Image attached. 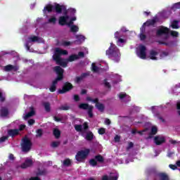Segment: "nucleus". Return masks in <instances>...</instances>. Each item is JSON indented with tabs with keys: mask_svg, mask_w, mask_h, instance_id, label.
<instances>
[{
	"mask_svg": "<svg viewBox=\"0 0 180 180\" xmlns=\"http://www.w3.org/2000/svg\"><path fill=\"white\" fill-rule=\"evenodd\" d=\"M105 54L110 60H112L115 63H119L120 61V51L113 43H110V46L105 51Z\"/></svg>",
	"mask_w": 180,
	"mask_h": 180,
	"instance_id": "obj_1",
	"label": "nucleus"
},
{
	"mask_svg": "<svg viewBox=\"0 0 180 180\" xmlns=\"http://www.w3.org/2000/svg\"><path fill=\"white\" fill-rule=\"evenodd\" d=\"M90 153H91V150L88 148L79 150L75 155V160L78 162H85V160L88 158V155H89Z\"/></svg>",
	"mask_w": 180,
	"mask_h": 180,
	"instance_id": "obj_2",
	"label": "nucleus"
},
{
	"mask_svg": "<svg viewBox=\"0 0 180 180\" xmlns=\"http://www.w3.org/2000/svg\"><path fill=\"white\" fill-rule=\"evenodd\" d=\"M32 146H33V143L27 136H25L21 139V148L23 153H29L32 150Z\"/></svg>",
	"mask_w": 180,
	"mask_h": 180,
	"instance_id": "obj_3",
	"label": "nucleus"
},
{
	"mask_svg": "<svg viewBox=\"0 0 180 180\" xmlns=\"http://www.w3.org/2000/svg\"><path fill=\"white\" fill-rule=\"evenodd\" d=\"M157 37H161V36H165V40L169 38V28L164 27L162 25L160 26L156 31Z\"/></svg>",
	"mask_w": 180,
	"mask_h": 180,
	"instance_id": "obj_4",
	"label": "nucleus"
},
{
	"mask_svg": "<svg viewBox=\"0 0 180 180\" xmlns=\"http://www.w3.org/2000/svg\"><path fill=\"white\" fill-rule=\"evenodd\" d=\"M98 162L100 164H103V162H105V158H103V156L101 155H97L94 157V158L91 159L89 161V164L91 167H96V165H98Z\"/></svg>",
	"mask_w": 180,
	"mask_h": 180,
	"instance_id": "obj_5",
	"label": "nucleus"
},
{
	"mask_svg": "<svg viewBox=\"0 0 180 180\" xmlns=\"http://www.w3.org/2000/svg\"><path fill=\"white\" fill-rule=\"evenodd\" d=\"M74 89V86L70 82H66L63 84L62 89H59V94H67V92H70L71 89Z\"/></svg>",
	"mask_w": 180,
	"mask_h": 180,
	"instance_id": "obj_6",
	"label": "nucleus"
},
{
	"mask_svg": "<svg viewBox=\"0 0 180 180\" xmlns=\"http://www.w3.org/2000/svg\"><path fill=\"white\" fill-rule=\"evenodd\" d=\"M53 58L58 65H60V67H63V68H65L68 64V60H66L67 59L61 58V57L58 56H53Z\"/></svg>",
	"mask_w": 180,
	"mask_h": 180,
	"instance_id": "obj_7",
	"label": "nucleus"
},
{
	"mask_svg": "<svg viewBox=\"0 0 180 180\" xmlns=\"http://www.w3.org/2000/svg\"><path fill=\"white\" fill-rule=\"evenodd\" d=\"M53 71L58 75V79H63L64 78V69L60 66H55L53 68Z\"/></svg>",
	"mask_w": 180,
	"mask_h": 180,
	"instance_id": "obj_8",
	"label": "nucleus"
},
{
	"mask_svg": "<svg viewBox=\"0 0 180 180\" xmlns=\"http://www.w3.org/2000/svg\"><path fill=\"white\" fill-rule=\"evenodd\" d=\"M147 48L144 45H141L139 47V52H138V56L142 59V60H146L147 58Z\"/></svg>",
	"mask_w": 180,
	"mask_h": 180,
	"instance_id": "obj_9",
	"label": "nucleus"
},
{
	"mask_svg": "<svg viewBox=\"0 0 180 180\" xmlns=\"http://www.w3.org/2000/svg\"><path fill=\"white\" fill-rule=\"evenodd\" d=\"M53 11L56 13H63V11H65V6L55 3L53 6Z\"/></svg>",
	"mask_w": 180,
	"mask_h": 180,
	"instance_id": "obj_10",
	"label": "nucleus"
},
{
	"mask_svg": "<svg viewBox=\"0 0 180 180\" xmlns=\"http://www.w3.org/2000/svg\"><path fill=\"white\" fill-rule=\"evenodd\" d=\"M82 137H84L87 141L94 140V133L91 131H88L82 134Z\"/></svg>",
	"mask_w": 180,
	"mask_h": 180,
	"instance_id": "obj_11",
	"label": "nucleus"
},
{
	"mask_svg": "<svg viewBox=\"0 0 180 180\" xmlns=\"http://www.w3.org/2000/svg\"><path fill=\"white\" fill-rule=\"evenodd\" d=\"M7 136L14 139L16 136H19V130L18 129H10L7 131Z\"/></svg>",
	"mask_w": 180,
	"mask_h": 180,
	"instance_id": "obj_12",
	"label": "nucleus"
},
{
	"mask_svg": "<svg viewBox=\"0 0 180 180\" xmlns=\"http://www.w3.org/2000/svg\"><path fill=\"white\" fill-rule=\"evenodd\" d=\"M32 41L33 43L36 42V41H39V37H30V41H27L25 44V47L27 49V51H29V50H30V42Z\"/></svg>",
	"mask_w": 180,
	"mask_h": 180,
	"instance_id": "obj_13",
	"label": "nucleus"
},
{
	"mask_svg": "<svg viewBox=\"0 0 180 180\" xmlns=\"http://www.w3.org/2000/svg\"><path fill=\"white\" fill-rule=\"evenodd\" d=\"M154 143L156 146H161V144H164L165 143V137L162 136H156L154 138Z\"/></svg>",
	"mask_w": 180,
	"mask_h": 180,
	"instance_id": "obj_14",
	"label": "nucleus"
},
{
	"mask_svg": "<svg viewBox=\"0 0 180 180\" xmlns=\"http://www.w3.org/2000/svg\"><path fill=\"white\" fill-rule=\"evenodd\" d=\"M70 19V15H62L59 17L58 23L60 26H65L67 22Z\"/></svg>",
	"mask_w": 180,
	"mask_h": 180,
	"instance_id": "obj_15",
	"label": "nucleus"
},
{
	"mask_svg": "<svg viewBox=\"0 0 180 180\" xmlns=\"http://www.w3.org/2000/svg\"><path fill=\"white\" fill-rule=\"evenodd\" d=\"M4 70L7 72H9L11 71H14L15 72H16V71L19 70V66L13 65H7L4 67Z\"/></svg>",
	"mask_w": 180,
	"mask_h": 180,
	"instance_id": "obj_16",
	"label": "nucleus"
},
{
	"mask_svg": "<svg viewBox=\"0 0 180 180\" xmlns=\"http://www.w3.org/2000/svg\"><path fill=\"white\" fill-rule=\"evenodd\" d=\"M68 54V51L67 50H63L60 48H57L55 51V53L53 56H58V57H61V56H67Z\"/></svg>",
	"mask_w": 180,
	"mask_h": 180,
	"instance_id": "obj_17",
	"label": "nucleus"
},
{
	"mask_svg": "<svg viewBox=\"0 0 180 180\" xmlns=\"http://www.w3.org/2000/svg\"><path fill=\"white\" fill-rule=\"evenodd\" d=\"M32 165H33V160L31 159H27L25 162L21 165V168L25 169L32 167Z\"/></svg>",
	"mask_w": 180,
	"mask_h": 180,
	"instance_id": "obj_18",
	"label": "nucleus"
},
{
	"mask_svg": "<svg viewBox=\"0 0 180 180\" xmlns=\"http://www.w3.org/2000/svg\"><path fill=\"white\" fill-rule=\"evenodd\" d=\"M119 179V174H113L110 173V175L108 176L107 175L103 176L102 180H117Z\"/></svg>",
	"mask_w": 180,
	"mask_h": 180,
	"instance_id": "obj_19",
	"label": "nucleus"
},
{
	"mask_svg": "<svg viewBox=\"0 0 180 180\" xmlns=\"http://www.w3.org/2000/svg\"><path fill=\"white\" fill-rule=\"evenodd\" d=\"M86 77H89V72H84L82 73V75L79 77H76L75 82L77 84H79V82H81V81H82L84 78H86Z\"/></svg>",
	"mask_w": 180,
	"mask_h": 180,
	"instance_id": "obj_20",
	"label": "nucleus"
},
{
	"mask_svg": "<svg viewBox=\"0 0 180 180\" xmlns=\"http://www.w3.org/2000/svg\"><path fill=\"white\" fill-rule=\"evenodd\" d=\"M30 111L24 116L25 120H27L29 117H32V116H34V115H36V111H34V108L30 107Z\"/></svg>",
	"mask_w": 180,
	"mask_h": 180,
	"instance_id": "obj_21",
	"label": "nucleus"
},
{
	"mask_svg": "<svg viewBox=\"0 0 180 180\" xmlns=\"http://www.w3.org/2000/svg\"><path fill=\"white\" fill-rule=\"evenodd\" d=\"M0 114L1 117H6V116L9 115V110L8 109V108L1 107L0 110Z\"/></svg>",
	"mask_w": 180,
	"mask_h": 180,
	"instance_id": "obj_22",
	"label": "nucleus"
},
{
	"mask_svg": "<svg viewBox=\"0 0 180 180\" xmlns=\"http://www.w3.org/2000/svg\"><path fill=\"white\" fill-rule=\"evenodd\" d=\"M158 22V18H154L152 20H148L143 25H146V26H154Z\"/></svg>",
	"mask_w": 180,
	"mask_h": 180,
	"instance_id": "obj_23",
	"label": "nucleus"
},
{
	"mask_svg": "<svg viewBox=\"0 0 180 180\" xmlns=\"http://www.w3.org/2000/svg\"><path fill=\"white\" fill-rule=\"evenodd\" d=\"M157 133H158V128L155 126L152 127L150 133H149L148 139H153V136H155Z\"/></svg>",
	"mask_w": 180,
	"mask_h": 180,
	"instance_id": "obj_24",
	"label": "nucleus"
},
{
	"mask_svg": "<svg viewBox=\"0 0 180 180\" xmlns=\"http://www.w3.org/2000/svg\"><path fill=\"white\" fill-rule=\"evenodd\" d=\"M44 13L48 12L49 13H51L53 11H54V6L51 4H47L44 8Z\"/></svg>",
	"mask_w": 180,
	"mask_h": 180,
	"instance_id": "obj_25",
	"label": "nucleus"
},
{
	"mask_svg": "<svg viewBox=\"0 0 180 180\" xmlns=\"http://www.w3.org/2000/svg\"><path fill=\"white\" fill-rule=\"evenodd\" d=\"M158 43H159L160 44H164V46H166L167 47H172V46H174L173 41H158Z\"/></svg>",
	"mask_w": 180,
	"mask_h": 180,
	"instance_id": "obj_26",
	"label": "nucleus"
},
{
	"mask_svg": "<svg viewBox=\"0 0 180 180\" xmlns=\"http://www.w3.org/2000/svg\"><path fill=\"white\" fill-rule=\"evenodd\" d=\"M156 56H158V53L157 52V51H154V50L150 51L149 57L150 60H158Z\"/></svg>",
	"mask_w": 180,
	"mask_h": 180,
	"instance_id": "obj_27",
	"label": "nucleus"
},
{
	"mask_svg": "<svg viewBox=\"0 0 180 180\" xmlns=\"http://www.w3.org/2000/svg\"><path fill=\"white\" fill-rule=\"evenodd\" d=\"M79 57H78V55L72 54L68 57V58L66 59V61H69V63H72V61H75V60H78Z\"/></svg>",
	"mask_w": 180,
	"mask_h": 180,
	"instance_id": "obj_28",
	"label": "nucleus"
},
{
	"mask_svg": "<svg viewBox=\"0 0 180 180\" xmlns=\"http://www.w3.org/2000/svg\"><path fill=\"white\" fill-rule=\"evenodd\" d=\"M46 174H47V169H40V168L37 169V176H41Z\"/></svg>",
	"mask_w": 180,
	"mask_h": 180,
	"instance_id": "obj_29",
	"label": "nucleus"
},
{
	"mask_svg": "<svg viewBox=\"0 0 180 180\" xmlns=\"http://www.w3.org/2000/svg\"><path fill=\"white\" fill-rule=\"evenodd\" d=\"M92 105H89L88 103H80L79 105V109H82L83 110H89V109Z\"/></svg>",
	"mask_w": 180,
	"mask_h": 180,
	"instance_id": "obj_30",
	"label": "nucleus"
},
{
	"mask_svg": "<svg viewBox=\"0 0 180 180\" xmlns=\"http://www.w3.org/2000/svg\"><path fill=\"white\" fill-rule=\"evenodd\" d=\"M96 108L99 110V112H104L105 111V105L102 103H98L96 104Z\"/></svg>",
	"mask_w": 180,
	"mask_h": 180,
	"instance_id": "obj_31",
	"label": "nucleus"
},
{
	"mask_svg": "<svg viewBox=\"0 0 180 180\" xmlns=\"http://www.w3.org/2000/svg\"><path fill=\"white\" fill-rule=\"evenodd\" d=\"M43 106L44 107L46 112H50L51 110V107L50 105V103L44 102V103H43Z\"/></svg>",
	"mask_w": 180,
	"mask_h": 180,
	"instance_id": "obj_32",
	"label": "nucleus"
},
{
	"mask_svg": "<svg viewBox=\"0 0 180 180\" xmlns=\"http://www.w3.org/2000/svg\"><path fill=\"white\" fill-rule=\"evenodd\" d=\"M158 176L160 180H169V178L168 177V175L165 173H159Z\"/></svg>",
	"mask_w": 180,
	"mask_h": 180,
	"instance_id": "obj_33",
	"label": "nucleus"
},
{
	"mask_svg": "<svg viewBox=\"0 0 180 180\" xmlns=\"http://www.w3.org/2000/svg\"><path fill=\"white\" fill-rule=\"evenodd\" d=\"M86 99L89 102H93V103H96V105H98V103H99V98H98L92 99V98H91L90 96H88V97H86Z\"/></svg>",
	"mask_w": 180,
	"mask_h": 180,
	"instance_id": "obj_34",
	"label": "nucleus"
},
{
	"mask_svg": "<svg viewBox=\"0 0 180 180\" xmlns=\"http://www.w3.org/2000/svg\"><path fill=\"white\" fill-rule=\"evenodd\" d=\"M53 136L56 137V139H60L61 136V131H60L58 129H54Z\"/></svg>",
	"mask_w": 180,
	"mask_h": 180,
	"instance_id": "obj_35",
	"label": "nucleus"
},
{
	"mask_svg": "<svg viewBox=\"0 0 180 180\" xmlns=\"http://www.w3.org/2000/svg\"><path fill=\"white\" fill-rule=\"evenodd\" d=\"M176 165H169V167L171 169H173L174 171H175V169H178V167H180V160H178L176 163Z\"/></svg>",
	"mask_w": 180,
	"mask_h": 180,
	"instance_id": "obj_36",
	"label": "nucleus"
},
{
	"mask_svg": "<svg viewBox=\"0 0 180 180\" xmlns=\"http://www.w3.org/2000/svg\"><path fill=\"white\" fill-rule=\"evenodd\" d=\"M79 30V27H78V26L75 25H72V26H70V32H72V33H77V32H78Z\"/></svg>",
	"mask_w": 180,
	"mask_h": 180,
	"instance_id": "obj_37",
	"label": "nucleus"
},
{
	"mask_svg": "<svg viewBox=\"0 0 180 180\" xmlns=\"http://www.w3.org/2000/svg\"><path fill=\"white\" fill-rule=\"evenodd\" d=\"M75 130L76 131H78L79 133H81L82 134V124H75Z\"/></svg>",
	"mask_w": 180,
	"mask_h": 180,
	"instance_id": "obj_38",
	"label": "nucleus"
},
{
	"mask_svg": "<svg viewBox=\"0 0 180 180\" xmlns=\"http://www.w3.org/2000/svg\"><path fill=\"white\" fill-rule=\"evenodd\" d=\"M88 129H89V125L88 124V122L83 123L82 133H86V131H88Z\"/></svg>",
	"mask_w": 180,
	"mask_h": 180,
	"instance_id": "obj_39",
	"label": "nucleus"
},
{
	"mask_svg": "<svg viewBox=\"0 0 180 180\" xmlns=\"http://www.w3.org/2000/svg\"><path fill=\"white\" fill-rule=\"evenodd\" d=\"M91 71L93 72H99V68L98 66H96V65H95V63L91 64Z\"/></svg>",
	"mask_w": 180,
	"mask_h": 180,
	"instance_id": "obj_40",
	"label": "nucleus"
},
{
	"mask_svg": "<svg viewBox=\"0 0 180 180\" xmlns=\"http://www.w3.org/2000/svg\"><path fill=\"white\" fill-rule=\"evenodd\" d=\"M70 108H71V107H70V105H61L60 107H59L58 110H70Z\"/></svg>",
	"mask_w": 180,
	"mask_h": 180,
	"instance_id": "obj_41",
	"label": "nucleus"
},
{
	"mask_svg": "<svg viewBox=\"0 0 180 180\" xmlns=\"http://www.w3.org/2000/svg\"><path fill=\"white\" fill-rule=\"evenodd\" d=\"M169 36H172V37H178L179 33L176 31H171V30H169Z\"/></svg>",
	"mask_w": 180,
	"mask_h": 180,
	"instance_id": "obj_42",
	"label": "nucleus"
},
{
	"mask_svg": "<svg viewBox=\"0 0 180 180\" xmlns=\"http://www.w3.org/2000/svg\"><path fill=\"white\" fill-rule=\"evenodd\" d=\"M63 165L64 167H70V165H71V160L67 158L65 160H63Z\"/></svg>",
	"mask_w": 180,
	"mask_h": 180,
	"instance_id": "obj_43",
	"label": "nucleus"
},
{
	"mask_svg": "<svg viewBox=\"0 0 180 180\" xmlns=\"http://www.w3.org/2000/svg\"><path fill=\"white\" fill-rule=\"evenodd\" d=\"M171 27L172 29H178L179 27V25H178V21L177 20H174L172 22V25H171Z\"/></svg>",
	"mask_w": 180,
	"mask_h": 180,
	"instance_id": "obj_44",
	"label": "nucleus"
},
{
	"mask_svg": "<svg viewBox=\"0 0 180 180\" xmlns=\"http://www.w3.org/2000/svg\"><path fill=\"white\" fill-rule=\"evenodd\" d=\"M92 110H94V106H90V108L88 109V115L89 117L90 118L94 117V113L92 112Z\"/></svg>",
	"mask_w": 180,
	"mask_h": 180,
	"instance_id": "obj_45",
	"label": "nucleus"
},
{
	"mask_svg": "<svg viewBox=\"0 0 180 180\" xmlns=\"http://www.w3.org/2000/svg\"><path fill=\"white\" fill-rule=\"evenodd\" d=\"M176 9H180V1L178 3L174 4L172 6V11H176Z\"/></svg>",
	"mask_w": 180,
	"mask_h": 180,
	"instance_id": "obj_46",
	"label": "nucleus"
},
{
	"mask_svg": "<svg viewBox=\"0 0 180 180\" xmlns=\"http://www.w3.org/2000/svg\"><path fill=\"white\" fill-rule=\"evenodd\" d=\"M68 11L70 16H75V13H77V10L75 8H69Z\"/></svg>",
	"mask_w": 180,
	"mask_h": 180,
	"instance_id": "obj_47",
	"label": "nucleus"
},
{
	"mask_svg": "<svg viewBox=\"0 0 180 180\" xmlns=\"http://www.w3.org/2000/svg\"><path fill=\"white\" fill-rule=\"evenodd\" d=\"M48 21L49 23H53V25H56V22H57V18L54 16H52L49 19Z\"/></svg>",
	"mask_w": 180,
	"mask_h": 180,
	"instance_id": "obj_48",
	"label": "nucleus"
},
{
	"mask_svg": "<svg viewBox=\"0 0 180 180\" xmlns=\"http://www.w3.org/2000/svg\"><path fill=\"white\" fill-rule=\"evenodd\" d=\"M60 146V142L58 141H53L51 143V146L52 148H57Z\"/></svg>",
	"mask_w": 180,
	"mask_h": 180,
	"instance_id": "obj_49",
	"label": "nucleus"
},
{
	"mask_svg": "<svg viewBox=\"0 0 180 180\" xmlns=\"http://www.w3.org/2000/svg\"><path fill=\"white\" fill-rule=\"evenodd\" d=\"M43 136V129H39L37 130L36 137H41Z\"/></svg>",
	"mask_w": 180,
	"mask_h": 180,
	"instance_id": "obj_50",
	"label": "nucleus"
},
{
	"mask_svg": "<svg viewBox=\"0 0 180 180\" xmlns=\"http://www.w3.org/2000/svg\"><path fill=\"white\" fill-rule=\"evenodd\" d=\"M6 101V97L0 91V102L4 103Z\"/></svg>",
	"mask_w": 180,
	"mask_h": 180,
	"instance_id": "obj_51",
	"label": "nucleus"
},
{
	"mask_svg": "<svg viewBox=\"0 0 180 180\" xmlns=\"http://www.w3.org/2000/svg\"><path fill=\"white\" fill-rule=\"evenodd\" d=\"M9 139L8 135L7 136H3L0 138V143H5L6 140Z\"/></svg>",
	"mask_w": 180,
	"mask_h": 180,
	"instance_id": "obj_52",
	"label": "nucleus"
},
{
	"mask_svg": "<svg viewBox=\"0 0 180 180\" xmlns=\"http://www.w3.org/2000/svg\"><path fill=\"white\" fill-rule=\"evenodd\" d=\"M62 46H64L65 47H68V46H71V41H63Z\"/></svg>",
	"mask_w": 180,
	"mask_h": 180,
	"instance_id": "obj_53",
	"label": "nucleus"
},
{
	"mask_svg": "<svg viewBox=\"0 0 180 180\" xmlns=\"http://www.w3.org/2000/svg\"><path fill=\"white\" fill-rule=\"evenodd\" d=\"M98 131V134L103 135L105 134V133H106V129L105 128H100Z\"/></svg>",
	"mask_w": 180,
	"mask_h": 180,
	"instance_id": "obj_54",
	"label": "nucleus"
},
{
	"mask_svg": "<svg viewBox=\"0 0 180 180\" xmlns=\"http://www.w3.org/2000/svg\"><path fill=\"white\" fill-rule=\"evenodd\" d=\"M156 117H158V119H159V120H161L162 123H165V120L160 115V113H157Z\"/></svg>",
	"mask_w": 180,
	"mask_h": 180,
	"instance_id": "obj_55",
	"label": "nucleus"
},
{
	"mask_svg": "<svg viewBox=\"0 0 180 180\" xmlns=\"http://www.w3.org/2000/svg\"><path fill=\"white\" fill-rule=\"evenodd\" d=\"M56 89H57V87L54 84H51V87L49 88V91L51 92H56Z\"/></svg>",
	"mask_w": 180,
	"mask_h": 180,
	"instance_id": "obj_56",
	"label": "nucleus"
},
{
	"mask_svg": "<svg viewBox=\"0 0 180 180\" xmlns=\"http://www.w3.org/2000/svg\"><path fill=\"white\" fill-rule=\"evenodd\" d=\"M140 39H141V40H146V39H147V36H146V34H143V30H141V33L140 34Z\"/></svg>",
	"mask_w": 180,
	"mask_h": 180,
	"instance_id": "obj_57",
	"label": "nucleus"
},
{
	"mask_svg": "<svg viewBox=\"0 0 180 180\" xmlns=\"http://www.w3.org/2000/svg\"><path fill=\"white\" fill-rule=\"evenodd\" d=\"M104 85L106 88H108L109 89H110L111 88L110 83H109L106 79L104 80Z\"/></svg>",
	"mask_w": 180,
	"mask_h": 180,
	"instance_id": "obj_58",
	"label": "nucleus"
},
{
	"mask_svg": "<svg viewBox=\"0 0 180 180\" xmlns=\"http://www.w3.org/2000/svg\"><path fill=\"white\" fill-rule=\"evenodd\" d=\"M63 79H58V77H57L56 79L55 80L53 81L52 82V85H56L57 84H58V81H62Z\"/></svg>",
	"mask_w": 180,
	"mask_h": 180,
	"instance_id": "obj_59",
	"label": "nucleus"
},
{
	"mask_svg": "<svg viewBox=\"0 0 180 180\" xmlns=\"http://www.w3.org/2000/svg\"><path fill=\"white\" fill-rule=\"evenodd\" d=\"M25 128H26V125L20 124L19 126V129L18 130V131H22V130H25Z\"/></svg>",
	"mask_w": 180,
	"mask_h": 180,
	"instance_id": "obj_60",
	"label": "nucleus"
},
{
	"mask_svg": "<svg viewBox=\"0 0 180 180\" xmlns=\"http://www.w3.org/2000/svg\"><path fill=\"white\" fill-rule=\"evenodd\" d=\"M176 109L178 110L177 113H178L179 116H180V101L177 102Z\"/></svg>",
	"mask_w": 180,
	"mask_h": 180,
	"instance_id": "obj_61",
	"label": "nucleus"
},
{
	"mask_svg": "<svg viewBox=\"0 0 180 180\" xmlns=\"http://www.w3.org/2000/svg\"><path fill=\"white\" fill-rule=\"evenodd\" d=\"M174 154H175L174 152H172L171 150H168L167 157H169V158H171L174 155Z\"/></svg>",
	"mask_w": 180,
	"mask_h": 180,
	"instance_id": "obj_62",
	"label": "nucleus"
},
{
	"mask_svg": "<svg viewBox=\"0 0 180 180\" xmlns=\"http://www.w3.org/2000/svg\"><path fill=\"white\" fill-rule=\"evenodd\" d=\"M117 43H120L121 44H123V43H126V41L124 39L118 38Z\"/></svg>",
	"mask_w": 180,
	"mask_h": 180,
	"instance_id": "obj_63",
	"label": "nucleus"
},
{
	"mask_svg": "<svg viewBox=\"0 0 180 180\" xmlns=\"http://www.w3.org/2000/svg\"><path fill=\"white\" fill-rule=\"evenodd\" d=\"M29 180H41L38 176L31 177Z\"/></svg>",
	"mask_w": 180,
	"mask_h": 180,
	"instance_id": "obj_64",
	"label": "nucleus"
}]
</instances>
